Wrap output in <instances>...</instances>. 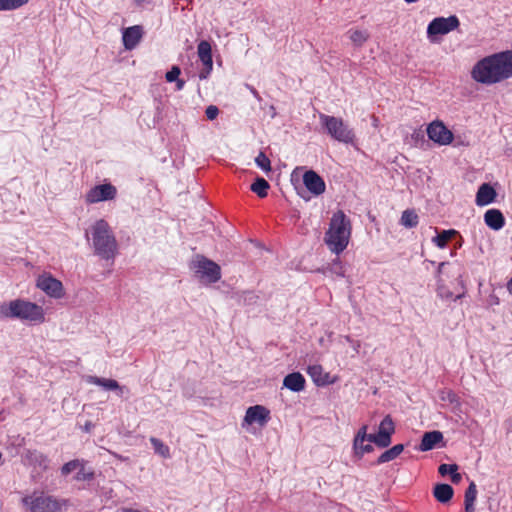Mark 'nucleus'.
<instances>
[{
    "label": "nucleus",
    "mask_w": 512,
    "mask_h": 512,
    "mask_svg": "<svg viewBox=\"0 0 512 512\" xmlns=\"http://www.w3.org/2000/svg\"><path fill=\"white\" fill-rule=\"evenodd\" d=\"M90 428H91V423H90V422L86 423V425H85V430H86V431H89V430H90Z\"/></svg>",
    "instance_id": "53"
},
{
    "label": "nucleus",
    "mask_w": 512,
    "mask_h": 512,
    "mask_svg": "<svg viewBox=\"0 0 512 512\" xmlns=\"http://www.w3.org/2000/svg\"><path fill=\"white\" fill-rule=\"evenodd\" d=\"M456 470H458V466L456 464H441L438 468V472L442 476L450 475Z\"/></svg>",
    "instance_id": "38"
},
{
    "label": "nucleus",
    "mask_w": 512,
    "mask_h": 512,
    "mask_svg": "<svg viewBox=\"0 0 512 512\" xmlns=\"http://www.w3.org/2000/svg\"><path fill=\"white\" fill-rule=\"evenodd\" d=\"M367 430H368V426L367 425H363L358 430L357 434L355 435V438H356L357 442L366 441L367 435H368Z\"/></svg>",
    "instance_id": "41"
},
{
    "label": "nucleus",
    "mask_w": 512,
    "mask_h": 512,
    "mask_svg": "<svg viewBox=\"0 0 512 512\" xmlns=\"http://www.w3.org/2000/svg\"><path fill=\"white\" fill-rule=\"evenodd\" d=\"M27 2L28 0H0V11L14 10Z\"/></svg>",
    "instance_id": "33"
},
{
    "label": "nucleus",
    "mask_w": 512,
    "mask_h": 512,
    "mask_svg": "<svg viewBox=\"0 0 512 512\" xmlns=\"http://www.w3.org/2000/svg\"><path fill=\"white\" fill-rule=\"evenodd\" d=\"M391 444V437L384 435V433H377V440L375 445L380 448H386Z\"/></svg>",
    "instance_id": "37"
},
{
    "label": "nucleus",
    "mask_w": 512,
    "mask_h": 512,
    "mask_svg": "<svg viewBox=\"0 0 512 512\" xmlns=\"http://www.w3.org/2000/svg\"><path fill=\"white\" fill-rule=\"evenodd\" d=\"M340 270H342V267H339V270H337V274L340 273Z\"/></svg>",
    "instance_id": "57"
},
{
    "label": "nucleus",
    "mask_w": 512,
    "mask_h": 512,
    "mask_svg": "<svg viewBox=\"0 0 512 512\" xmlns=\"http://www.w3.org/2000/svg\"><path fill=\"white\" fill-rule=\"evenodd\" d=\"M307 374L317 386H326L335 382L330 373L325 372L323 367L318 364L308 366Z\"/></svg>",
    "instance_id": "16"
},
{
    "label": "nucleus",
    "mask_w": 512,
    "mask_h": 512,
    "mask_svg": "<svg viewBox=\"0 0 512 512\" xmlns=\"http://www.w3.org/2000/svg\"><path fill=\"white\" fill-rule=\"evenodd\" d=\"M255 162L259 168H261L265 172L271 171V162L269 158L263 153L260 152L258 156L255 158Z\"/></svg>",
    "instance_id": "34"
},
{
    "label": "nucleus",
    "mask_w": 512,
    "mask_h": 512,
    "mask_svg": "<svg viewBox=\"0 0 512 512\" xmlns=\"http://www.w3.org/2000/svg\"><path fill=\"white\" fill-rule=\"evenodd\" d=\"M1 319H17L32 325L45 322V310L37 303L26 299H14L0 304Z\"/></svg>",
    "instance_id": "3"
},
{
    "label": "nucleus",
    "mask_w": 512,
    "mask_h": 512,
    "mask_svg": "<svg viewBox=\"0 0 512 512\" xmlns=\"http://www.w3.org/2000/svg\"><path fill=\"white\" fill-rule=\"evenodd\" d=\"M453 493V488L448 484H437L433 490L434 497L441 503L450 501Z\"/></svg>",
    "instance_id": "23"
},
{
    "label": "nucleus",
    "mask_w": 512,
    "mask_h": 512,
    "mask_svg": "<svg viewBox=\"0 0 512 512\" xmlns=\"http://www.w3.org/2000/svg\"><path fill=\"white\" fill-rule=\"evenodd\" d=\"M497 193L495 189L488 183H483L476 193L475 203L479 207L489 205L495 201Z\"/></svg>",
    "instance_id": "17"
},
{
    "label": "nucleus",
    "mask_w": 512,
    "mask_h": 512,
    "mask_svg": "<svg viewBox=\"0 0 512 512\" xmlns=\"http://www.w3.org/2000/svg\"><path fill=\"white\" fill-rule=\"evenodd\" d=\"M445 265V262H441L438 267V273L442 271V267Z\"/></svg>",
    "instance_id": "52"
},
{
    "label": "nucleus",
    "mask_w": 512,
    "mask_h": 512,
    "mask_svg": "<svg viewBox=\"0 0 512 512\" xmlns=\"http://www.w3.org/2000/svg\"><path fill=\"white\" fill-rule=\"evenodd\" d=\"M77 470L78 472L75 476L77 481L91 480L94 477V472L92 470H86L85 465H82V467H79Z\"/></svg>",
    "instance_id": "36"
},
{
    "label": "nucleus",
    "mask_w": 512,
    "mask_h": 512,
    "mask_svg": "<svg viewBox=\"0 0 512 512\" xmlns=\"http://www.w3.org/2000/svg\"><path fill=\"white\" fill-rule=\"evenodd\" d=\"M319 120L332 139L345 144L354 142V130L342 118L320 113Z\"/></svg>",
    "instance_id": "6"
},
{
    "label": "nucleus",
    "mask_w": 512,
    "mask_h": 512,
    "mask_svg": "<svg viewBox=\"0 0 512 512\" xmlns=\"http://www.w3.org/2000/svg\"><path fill=\"white\" fill-rule=\"evenodd\" d=\"M353 347H354L355 351L358 352V350L360 348V342H354Z\"/></svg>",
    "instance_id": "51"
},
{
    "label": "nucleus",
    "mask_w": 512,
    "mask_h": 512,
    "mask_svg": "<svg viewBox=\"0 0 512 512\" xmlns=\"http://www.w3.org/2000/svg\"><path fill=\"white\" fill-rule=\"evenodd\" d=\"M269 188V183L262 177H258L251 185V190L260 198H265L268 195Z\"/></svg>",
    "instance_id": "28"
},
{
    "label": "nucleus",
    "mask_w": 512,
    "mask_h": 512,
    "mask_svg": "<svg viewBox=\"0 0 512 512\" xmlns=\"http://www.w3.org/2000/svg\"><path fill=\"white\" fill-rule=\"evenodd\" d=\"M117 195V189L110 183L95 185L84 195L86 204H96L102 201L113 200Z\"/></svg>",
    "instance_id": "9"
},
{
    "label": "nucleus",
    "mask_w": 512,
    "mask_h": 512,
    "mask_svg": "<svg viewBox=\"0 0 512 512\" xmlns=\"http://www.w3.org/2000/svg\"><path fill=\"white\" fill-rule=\"evenodd\" d=\"M443 400L448 399L450 402H454L456 400V395L451 391H442V397Z\"/></svg>",
    "instance_id": "42"
},
{
    "label": "nucleus",
    "mask_w": 512,
    "mask_h": 512,
    "mask_svg": "<svg viewBox=\"0 0 512 512\" xmlns=\"http://www.w3.org/2000/svg\"><path fill=\"white\" fill-rule=\"evenodd\" d=\"M143 36V28L139 25L125 28L122 33V41L126 50H133Z\"/></svg>",
    "instance_id": "15"
},
{
    "label": "nucleus",
    "mask_w": 512,
    "mask_h": 512,
    "mask_svg": "<svg viewBox=\"0 0 512 512\" xmlns=\"http://www.w3.org/2000/svg\"><path fill=\"white\" fill-rule=\"evenodd\" d=\"M86 382L89 384L97 385L108 391H118V395H122L124 387L120 386L119 383L114 379L101 378L97 376H87Z\"/></svg>",
    "instance_id": "19"
},
{
    "label": "nucleus",
    "mask_w": 512,
    "mask_h": 512,
    "mask_svg": "<svg viewBox=\"0 0 512 512\" xmlns=\"http://www.w3.org/2000/svg\"><path fill=\"white\" fill-rule=\"evenodd\" d=\"M507 289L509 293L512 295V278L507 283Z\"/></svg>",
    "instance_id": "50"
},
{
    "label": "nucleus",
    "mask_w": 512,
    "mask_h": 512,
    "mask_svg": "<svg viewBox=\"0 0 512 512\" xmlns=\"http://www.w3.org/2000/svg\"><path fill=\"white\" fill-rule=\"evenodd\" d=\"M181 70L178 66H173L165 75L167 82H174L179 78Z\"/></svg>",
    "instance_id": "39"
},
{
    "label": "nucleus",
    "mask_w": 512,
    "mask_h": 512,
    "mask_svg": "<svg viewBox=\"0 0 512 512\" xmlns=\"http://www.w3.org/2000/svg\"><path fill=\"white\" fill-rule=\"evenodd\" d=\"M340 270H342V267H339V270H337V274L340 273Z\"/></svg>",
    "instance_id": "56"
},
{
    "label": "nucleus",
    "mask_w": 512,
    "mask_h": 512,
    "mask_svg": "<svg viewBox=\"0 0 512 512\" xmlns=\"http://www.w3.org/2000/svg\"><path fill=\"white\" fill-rule=\"evenodd\" d=\"M458 232L454 229L443 230L438 233L433 239L432 242L439 248L443 249L447 246L449 240H451L454 236H456Z\"/></svg>",
    "instance_id": "26"
},
{
    "label": "nucleus",
    "mask_w": 512,
    "mask_h": 512,
    "mask_svg": "<svg viewBox=\"0 0 512 512\" xmlns=\"http://www.w3.org/2000/svg\"><path fill=\"white\" fill-rule=\"evenodd\" d=\"M303 183L306 188L316 196L324 193L326 188L324 180L313 170L304 173Z\"/></svg>",
    "instance_id": "14"
},
{
    "label": "nucleus",
    "mask_w": 512,
    "mask_h": 512,
    "mask_svg": "<svg viewBox=\"0 0 512 512\" xmlns=\"http://www.w3.org/2000/svg\"><path fill=\"white\" fill-rule=\"evenodd\" d=\"M188 266L193 279L203 286H210L221 278V267L203 255H195Z\"/></svg>",
    "instance_id": "5"
},
{
    "label": "nucleus",
    "mask_w": 512,
    "mask_h": 512,
    "mask_svg": "<svg viewBox=\"0 0 512 512\" xmlns=\"http://www.w3.org/2000/svg\"><path fill=\"white\" fill-rule=\"evenodd\" d=\"M437 295L443 300H457L463 297L464 293H460L456 296L443 284H439L437 287Z\"/></svg>",
    "instance_id": "31"
},
{
    "label": "nucleus",
    "mask_w": 512,
    "mask_h": 512,
    "mask_svg": "<svg viewBox=\"0 0 512 512\" xmlns=\"http://www.w3.org/2000/svg\"><path fill=\"white\" fill-rule=\"evenodd\" d=\"M306 380L299 372H293L286 375L283 379V387L293 391L300 392L304 390Z\"/></svg>",
    "instance_id": "21"
},
{
    "label": "nucleus",
    "mask_w": 512,
    "mask_h": 512,
    "mask_svg": "<svg viewBox=\"0 0 512 512\" xmlns=\"http://www.w3.org/2000/svg\"><path fill=\"white\" fill-rule=\"evenodd\" d=\"M372 451L373 446L371 444H365L364 446H362V449L357 456L362 457L365 453H370Z\"/></svg>",
    "instance_id": "44"
},
{
    "label": "nucleus",
    "mask_w": 512,
    "mask_h": 512,
    "mask_svg": "<svg viewBox=\"0 0 512 512\" xmlns=\"http://www.w3.org/2000/svg\"><path fill=\"white\" fill-rule=\"evenodd\" d=\"M184 85H185V82L182 79L178 78L176 80V89L177 90H182L184 88Z\"/></svg>",
    "instance_id": "48"
},
{
    "label": "nucleus",
    "mask_w": 512,
    "mask_h": 512,
    "mask_svg": "<svg viewBox=\"0 0 512 512\" xmlns=\"http://www.w3.org/2000/svg\"><path fill=\"white\" fill-rule=\"evenodd\" d=\"M427 135L430 140L441 146L451 144L454 138L453 133L439 120L433 121L428 125Z\"/></svg>",
    "instance_id": "10"
},
{
    "label": "nucleus",
    "mask_w": 512,
    "mask_h": 512,
    "mask_svg": "<svg viewBox=\"0 0 512 512\" xmlns=\"http://www.w3.org/2000/svg\"><path fill=\"white\" fill-rule=\"evenodd\" d=\"M205 114L209 120H214L219 114V109L214 105H210L206 108Z\"/></svg>",
    "instance_id": "40"
},
{
    "label": "nucleus",
    "mask_w": 512,
    "mask_h": 512,
    "mask_svg": "<svg viewBox=\"0 0 512 512\" xmlns=\"http://www.w3.org/2000/svg\"><path fill=\"white\" fill-rule=\"evenodd\" d=\"M471 76L486 85L512 77V51L499 52L481 59L474 65Z\"/></svg>",
    "instance_id": "1"
},
{
    "label": "nucleus",
    "mask_w": 512,
    "mask_h": 512,
    "mask_svg": "<svg viewBox=\"0 0 512 512\" xmlns=\"http://www.w3.org/2000/svg\"><path fill=\"white\" fill-rule=\"evenodd\" d=\"M442 441V432L437 430L426 432L422 436V440L418 447V450L422 452L432 450L436 448Z\"/></svg>",
    "instance_id": "18"
},
{
    "label": "nucleus",
    "mask_w": 512,
    "mask_h": 512,
    "mask_svg": "<svg viewBox=\"0 0 512 512\" xmlns=\"http://www.w3.org/2000/svg\"><path fill=\"white\" fill-rule=\"evenodd\" d=\"M377 440V434H368L366 441H369L370 443H376Z\"/></svg>",
    "instance_id": "49"
},
{
    "label": "nucleus",
    "mask_w": 512,
    "mask_h": 512,
    "mask_svg": "<svg viewBox=\"0 0 512 512\" xmlns=\"http://www.w3.org/2000/svg\"><path fill=\"white\" fill-rule=\"evenodd\" d=\"M352 225L350 219L342 210L335 212L330 220L329 228L325 233L324 241L331 252H343L351 237Z\"/></svg>",
    "instance_id": "4"
},
{
    "label": "nucleus",
    "mask_w": 512,
    "mask_h": 512,
    "mask_svg": "<svg viewBox=\"0 0 512 512\" xmlns=\"http://www.w3.org/2000/svg\"><path fill=\"white\" fill-rule=\"evenodd\" d=\"M450 476L453 483H459L462 479L461 474L458 473L457 470L455 472H452Z\"/></svg>",
    "instance_id": "45"
},
{
    "label": "nucleus",
    "mask_w": 512,
    "mask_h": 512,
    "mask_svg": "<svg viewBox=\"0 0 512 512\" xmlns=\"http://www.w3.org/2000/svg\"><path fill=\"white\" fill-rule=\"evenodd\" d=\"M137 3H142L144 0H135Z\"/></svg>",
    "instance_id": "55"
},
{
    "label": "nucleus",
    "mask_w": 512,
    "mask_h": 512,
    "mask_svg": "<svg viewBox=\"0 0 512 512\" xmlns=\"http://www.w3.org/2000/svg\"><path fill=\"white\" fill-rule=\"evenodd\" d=\"M85 463L86 462L84 460H79V459L71 460L62 466L61 473H62V475L67 476L71 472L77 470L79 467H82V465H85Z\"/></svg>",
    "instance_id": "32"
},
{
    "label": "nucleus",
    "mask_w": 512,
    "mask_h": 512,
    "mask_svg": "<svg viewBox=\"0 0 512 512\" xmlns=\"http://www.w3.org/2000/svg\"><path fill=\"white\" fill-rule=\"evenodd\" d=\"M64 503L65 501H61L54 496L36 492L22 498V504L30 512H58Z\"/></svg>",
    "instance_id": "7"
},
{
    "label": "nucleus",
    "mask_w": 512,
    "mask_h": 512,
    "mask_svg": "<svg viewBox=\"0 0 512 512\" xmlns=\"http://www.w3.org/2000/svg\"><path fill=\"white\" fill-rule=\"evenodd\" d=\"M269 419L270 411L262 405L249 407L244 417V421L247 424L251 425L253 423H258L260 426H264Z\"/></svg>",
    "instance_id": "13"
},
{
    "label": "nucleus",
    "mask_w": 512,
    "mask_h": 512,
    "mask_svg": "<svg viewBox=\"0 0 512 512\" xmlns=\"http://www.w3.org/2000/svg\"><path fill=\"white\" fill-rule=\"evenodd\" d=\"M394 431V422L390 415H386L379 425L378 433H384V435H388L391 437Z\"/></svg>",
    "instance_id": "30"
},
{
    "label": "nucleus",
    "mask_w": 512,
    "mask_h": 512,
    "mask_svg": "<svg viewBox=\"0 0 512 512\" xmlns=\"http://www.w3.org/2000/svg\"><path fill=\"white\" fill-rule=\"evenodd\" d=\"M404 450L403 444L394 445L392 448L383 452L377 459V464H383L396 459Z\"/></svg>",
    "instance_id": "24"
},
{
    "label": "nucleus",
    "mask_w": 512,
    "mask_h": 512,
    "mask_svg": "<svg viewBox=\"0 0 512 512\" xmlns=\"http://www.w3.org/2000/svg\"><path fill=\"white\" fill-rule=\"evenodd\" d=\"M485 224L492 230L498 231L505 225V218L498 209H489L484 214Z\"/></svg>",
    "instance_id": "20"
},
{
    "label": "nucleus",
    "mask_w": 512,
    "mask_h": 512,
    "mask_svg": "<svg viewBox=\"0 0 512 512\" xmlns=\"http://www.w3.org/2000/svg\"><path fill=\"white\" fill-rule=\"evenodd\" d=\"M477 498V487L476 484L472 481L467 490L465 491L464 503H475Z\"/></svg>",
    "instance_id": "35"
},
{
    "label": "nucleus",
    "mask_w": 512,
    "mask_h": 512,
    "mask_svg": "<svg viewBox=\"0 0 512 512\" xmlns=\"http://www.w3.org/2000/svg\"><path fill=\"white\" fill-rule=\"evenodd\" d=\"M94 254L103 260H114L118 253V242L109 223L104 219L93 222L85 232Z\"/></svg>",
    "instance_id": "2"
},
{
    "label": "nucleus",
    "mask_w": 512,
    "mask_h": 512,
    "mask_svg": "<svg viewBox=\"0 0 512 512\" xmlns=\"http://www.w3.org/2000/svg\"><path fill=\"white\" fill-rule=\"evenodd\" d=\"M25 458L30 465L34 466V468H37L40 471H45L48 469V457L37 450H28Z\"/></svg>",
    "instance_id": "22"
},
{
    "label": "nucleus",
    "mask_w": 512,
    "mask_h": 512,
    "mask_svg": "<svg viewBox=\"0 0 512 512\" xmlns=\"http://www.w3.org/2000/svg\"><path fill=\"white\" fill-rule=\"evenodd\" d=\"M364 445H365L364 441L357 442L356 438L354 437V440H353V450H354L355 455L359 454V452L362 449V446H364Z\"/></svg>",
    "instance_id": "43"
},
{
    "label": "nucleus",
    "mask_w": 512,
    "mask_h": 512,
    "mask_svg": "<svg viewBox=\"0 0 512 512\" xmlns=\"http://www.w3.org/2000/svg\"><path fill=\"white\" fill-rule=\"evenodd\" d=\"M347 35L352 43L357 47H361L370 37L366 30L360 29H350L347 32Z\"/></svg>",
    "instance_id": "27"
},
{
    "label": "nucleus",
    "mask_w": 512,
    "mask_h": 512,
    "mask_svg": "<svg viewBox=\"0 0 512 512\" xmlns=\"http://www.w3.org/2000/svg\"><path fill=\"white\" fill-rule=\"evenodd\" d=\"M36 286L54 299H60L65 294L62 282L51 275L44 274L39 276L36 281Z\"/></svg>",
    "instance_id": "11"
},
{
    "label": "nucleus",
    "mask_w": 512,
    "mask_h": 512,
    "mask_svg": "<svg viewBox=\"0 0 512 512\" xmlns=\"http://www.w3.org/2000/svg\"><path fill=\"white\" fill-rule=\"evenodd\" d=\"M465 504V512H475V503H464Z\"/></svg>",
    "instance_id": "47"
},
{
    "label": "nucleus",
    "mask_w": 512,
    "mask_h": 512,
    "mask_svg": "<svg viewBox=\"0 0 512 512\" xmlns=\"http://www.w3.org/2000/svg\"><path fill=\"white\" fill-rule=\"evenodd\" d=\"M150 443L156 454L160 455L165 459L170 458V448L166 444H164L160 439L151 437Z\"/></svg>",
    "instance_id": "29"
},
{
    "label": "nucleus",
    "mask_w": 512,
    "mask_h": 512,
    "mask_svg": "<svg viewBox=\"0 0 512 512\" xmlns=\"http://www.w3.org/2000/svg\"><path fill=\"white\" fill-rule=\"evenodd\" d=\"M197 53L198 58L202 64L199 77L200 79H206L213 68L212 50L210 43L207 41H201L198 44Z\"/></svg>",
    "instance_id": "12"
},
{
    "label": "nucleus",
    "mask_w": 512,
    "mask_h": 512,
    "mask_svg": "<svg viewBox=\"0 0 512 512\" xmlns=\"http://www.w3.org/2000/svg\"><path fill=\"white\" fill-rule=\"evenodd\" d=\"M248 297H249V299L257 298L256 296H254V295H253V294H251V293H250V294H248Z\"/></svg>",
    "instance_id": "54"
},
{
    "label": "nucleus",
    "mask_w": 512,
    "mask_h": 512,
    "mask_svg": "<svg viewBox=\"0 0 512 512\" xmlns=\"http://www.w3.org/2000/svg\"><path fill=\"white\" fill-rule=\"evenodd\" d=\"M460 21L457 16L451 15L449 17H436L427 27V36L432 39L436 35H445L457 29Z\"/></svg>",
    "instance_id": "8"
},
{
    "label": "nucleus",
    "mask_w": 512,
    "mask_h": 512,
    "mask_svg": "<svg viewBox=\"0 0 512 512\" xmlns=\"http://www.w3.org/2000/svg\"><path fill=\"white\" fill-rule=\"evenodd\" d=\"M419 223V217L417 213L412 209H407L402 212L400 218V224L405 228H414Z\"/></svg>",
    "instance_id": "25"
},
{
    "label": "nucleus",
    "mask_w": 512,
    "mask_h": 512,
    "mask_svg": "<svg viewBox=\"0 0 512 512\" xmlns=\"http://www.w3.org/2000/svg\"><path fill=\"white\" fill-rule=\"evenodd\" d=\"M246 86H247V88L250 90V92L253 94V96H254L258 101H261V100H262V98H261L260 94L258 93V91H257L254 87H252V86H250V85H246Z\"/></svg>",
    "instance_id": "46"
}]
</instances>
